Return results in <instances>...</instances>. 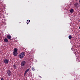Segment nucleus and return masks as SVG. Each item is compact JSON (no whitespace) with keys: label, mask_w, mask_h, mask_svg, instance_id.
<instances>
[{"label":"nucleus","mask_w":80,"mask_h":80,"mask_svg":"<svg viewBox=\"0 0 80 80\" xmlns=\"http://www.w3.org/2000/svg\"><path fill=\"white\" fill-rule=\"evenodd\" d=\"M25 52H22L21 53H20V58L21 59L23 58L25 56Z\"/></svg>","instance_id":"f257e3e1"},{"label":"nucleus","mask_w":80,"mask_h":80,"mask_svg":"<svg viewBox=\"0 0 80 80\" xmlns=\"http://www.w3.org/2000/svg\"><path fill=\"white\" fill-rule=\"evenodd\" d=\"M26 65V62L25 61H23L21 63V66L22 67H25Z\"/></svg>","instance_id":"f03ea898"},{"label":"nucleus","mask_w":80,"mask_h":80,"mask_svg":"<svg viewBox=\"0 0 80 80\" xmlns=\"http://www.w3.org/2000/svg\"><path fill=\"white\" fill-rule=\"evenodd\" d=\"M7 72L8 76L11 75V74H12V71H11L8 70L7 71Z\"/></svg>","instance_id":"7ed1b4c3"},{"label":"nucleus","mask_w":80,"mask_h":80,"mask_svg":"<svg viewBox=\"0 0 80 80\" xmlns=\"http://www.w3.org/2000/svg\"><path fill=\"white\" fill-rule=\"evenodd\" d=\"M78 3L76 2L74 5V8H78Z\"/></svg>","instance_id":"20e7f679"},{"label":"nucleus","mask_w":80,"mask_h":80,"mask_svg":"<svg viewBox=\"0 0 80 80\" xmlns=\"http://www.w3.org/2000/svg\"><path fill=\"white\" fill-rule=\"evenodd\" d=\"M9 62V60L7 59H5L4 61V63L5 64H8V63Z\"/></svg>","instance_id":"39448f33"},{"label":"nucleus","mask_w":80,"mask_h":80,"mask_svg":"<svg viewBox=\"0 0 80 80\" xmlns=\"http://www.w3.org/2000/svg\"><path fill=\"white\" fill-rule=\"evenodd\" d=\"M13 55L14 56H17V55H18V52H13Z\"/></svg>","instance_id":"423d86ee"},{"label":"nucleus","mask_w":80,"mask_h":80,"mask_svg":"<svg viewBox=\"0 0 80 80\" xmlns=\"http://www.w3.org/2000/svg\"><path fill=\"white\" fill-rule=\"evenodd\" d=\"M4 42H6V43H8V40L7 38H5L4 39Z\"/></svg>","instance_id":"0eeeda50"},{"label":"nucleus","mask_w":80,"mask_h":80,"mask_svg":"<svg viewBox=\"0 0 80 80\" xmlns=\"http://www.w3.org/2000/svg\"><path fill=\"white\" fill-rule=\"evenodd\" d=\"M11 36L8 35L7 36V38L8 39H11Z\"/></svg>","instance_id":"6e6552de"},{"label":"nucleus","mask_w":80,"mask_h":80,"mask_svg":"<svg viewBox=\"0 0 80 80\" xmlns=\"http://www.w3.org/2000/svg\"><path fill=\"white\" fill-rule=\"evenodd\" d=\"M18 51V49L17 48H15L14 49L13 52H17Z\"/></svg>","instance_id":"1a4fd4ad"},{"label":"nucleus","mask_w":80,"mask_h":80,"mask_svg":"<svg viewBox=\"0 0 80 80\" xmlns=\"http://www.w3.org/2000/svg\"><path fill=\"white\" fill-rule=\"evenodd\" d=\"M13 67H14V69H17V66H16V65H15V64L13 65Z\"/></svg>","instance_id":"9d476101"},{"label":"nucleus","mask_w":80,"mask_h":80,"mask_svg":"<svg viewBox=\"0 0 80 80\" xmlns=\"http://www.w3.org/2000/svg\"><path fill=\"white\" fill-rule=\"evenodd\" d=\"M30 22V20H28L27 21V25L28 24V23Z\"/></svg>","instance_id":"9b49d317"},{"label":"nucleus","mask_w":80,"mask_h":80,"mask_svg":"<svg viewBox=\"0 0 80 80\" xmlns=\"http://www.w3.org/2000/svg\"><path fill=\"white\" fill-rule=\"evenodd\" d=\"M68 38H69V40H71L72 39V36L69 35L68 36Z\"/></svg>","instance_id":"f8f14e48"},{"label":"nucleus","mask_w":80,"mask_h":80,"mask_svg":"<svg viewBox=\"0 0 80 80\" xmlns=\"http://www.w3.org/2000/svg\"><path fill=\"white\" fill-rule=\"evenodd\" d=\"M29 71V69H28L27 70H26V71L25 72V73H27V72H28Z\"/></svg>","instance_id":"ddd939ff"},{"label":"nucleus","mask_w":80,"mask_h":80,"mask_svg":"<svg viewBox=\"0 0 80 80\" xmlns=\"http://www.w3.org/2000/svg\"><path fill=\"white\" fill-rule=\"evenodd\" d=\"M74 11L73 10V9H72L71 10H70V13H73Z\"/></svg>","instance_id":"4468645a"},{"label":"nucleus","mask_w":80,"mask_h":80,"mask_svg":"<svg viewBox=\"0 0 80 80\" xmlns=\"http://www.w3.org/2000/svg\"><path fill=\"white\" fill-rule=\"evenodd\" d=\"M32 70L33 71H35V68H32Z\"/></svg>","instance_id":"2eb2a0df"},{"label":"nucleus","mask_w":80,"mask_h":80,"mask_svg":"<svg viewBox=\"0 0 80 80\" xmlns=\"http://www.w3.org/2000/svg\"><path fill=\"white\" fill-rule=\"evenodd\" d=\"M26 73H27L26 72H25L24 73V77H25V76Z\"/></svg>","instance_id":"dca6fc26"},{"label":"nucleus","mask_w":80,"mask_h":80,"mask_svg":"<svg viewBox=\"0 0 80 80\" xmlns=\"http://www.w3.org/2000/svg\"><path fill=\"white\" fill-rule=\"evenodd\" d=\"M79 29H80V26L79 27Z\"/></svg>","instance_id":"f3484780"},{"label":"nucleus","mask_w":80,"mask_h":80,"mask_svg":"<svg viewBox=\"0 0 80 80\" xmlns=\"http://www.w3.org/2000/svg\"><path fill=\"white\" fill-rule=\"evenodd\" d=\"M39 77H40V78H42V77H41V76H39Z\"/></svg>","instance_id":"a211bd4d"},{"label":"nucleus","mask_w":80,"mask_h":80,"mask_svg":"<svg viewBox=\"0 0 80 80\" xmlns=\"http://www.w3.org/2000/svg\"><path fill=\"white\" fill-rule=\"evenodd\" d=\"M79 3H80V0H79Z\"/></svg>","instance_id":"6ab92c4d"}]
</instances>
